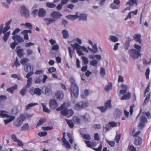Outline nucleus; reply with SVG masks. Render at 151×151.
I'll return each instance as SVG.
<instances>
[{"instance_id": "obj_24", "label": "nucleus", "mask_w": 151, "mask_h": 151, "mask_svg": "<svg viewBox=\"0 0 151 151\" xmlns=\"http://www.w3.org/2000/svg\"><path fill=\"white\" fill-rule=\"evenodd\" d=\"M87 15L84 14H80L78 16V18H79V20L86 21L87 19Z\"/></svg>"}, {"instance_id": "obj_35", "label": "nucleus", "mask_w": 151, "mask_h": 151, "mask_svg": "<svg viewBox=\"0 0 151 151\" xmlns=\"http://www.w3.org/2000/svg\"><path fill=\"white\" fill-rule=\"evenodd\" d=\"M46 121V119L45 118H41L40 119L36 127L40 126L44 122Z\"/></svg>"}, {"instance_id": "obj_42", "label": "nucleus", "mask_w": 151, "mask_h": 151, "mask_svg": "<svg viewBox=\"0 0 151 151\" xmlns=\"http://www.w3.org/2000/svg\"><path fill=\"white\" fill-rule=\"evenodd\" d=\"M46 6L49 8H54L55 7L56 5L53 3H51L50 2H47L46 4Z\"/></svg>"}, {"instance_id": "obj_52", "label": "nucleus", "mask_w": 151, "mask_h": 151, "mask_svg": "<svg viewBox=\"0 0 151 151\" xmlns=\"http://www.w3.org/2000/svg\"><path fill=\"white\" fill-rule=\"evenodd\" d=\"M29 126L28 123H26L23 125L22 127V131H26L28 129Z\"/></svg>"}, {"instance_id": "obj_46", "label": "nucleus", "mask_w": 151, "mask_h": 151, "mask_svg": "<svg viewBox=\"0 0 151 151\" xmlns=\"http://www.w3.org/2000/svg\"><path fill=\"white\" fill-rule=\"evenodd\" d=\"M20 65V64L18 61V59L17 58H16L15 60L13 63V65L12 66V67H13L14 66H15L16 68H17L18 66H19Z\"/></svg>"}, {"instance_id": "obj_16", "label": "nucleus", "mask_w": 151, "mask_h": 151, "mask_svg": "<svg viewBox=\"0 0 151 151\" xmlns=\"http://www.w3.org/2000/svg\"><path fill=\"white\" fill-rule=\"evenodd\" d=\"M66 17L68 19L74 20L78 18V13H76V14L75 15H70L67 16Z\"/></svg>"}, {"instance_id": "obj_2", "label": "nucleus", "mask_w": 151, "mask_h": 151, "mask_svg": "<svg viewBox=\"0 0 151 151\" xmlns=\"http://www.w3.org/2000/svg\"><path fill=\"white\" fill-rule=\"evenodd\" d=\"M88 105V103L86 101H82L77 103L75 106L74 109L76 110H79L83 108L87 107Z\"/></svg>"}, {"instance_id": "obj_63", "label": "nucleus", "mask_w": 151, "mask_h": 151, "mask_svg": "<svg viewBox=\"0 0 151 151\" xmlns=\"http://www.w3.org/2000/svg\"><path fill=\"white\" fill-rule=\"evenodd\" d=\"M94 128L95 129H100L101 128V126L100 124H95L93 126Z\"/></svg>"}, {"instance_id": "obj_7", "label": "nucleus", "mask_w": 151, "mask_h": 151, "mask_svg": "<svg viewBox=\"0 0 151 151\" xmlns=\"http://www.w3.org/2000/svg\"><path fill=\"white\" fill-rule=\"evenodd\" d=\"M29 92L32 95L36 94L38 96H40L41 94V90L39 88H31Z\"/></svg>"}, {"instance_id": "obj_43", "label": "nucleus", "mask_w": 151, "mask_h": 151, "mask_svg": "<svg viewBox=\"0 0 151 151\" xmlns=\"http://www.w3.org/2000/svg\"><path fill=\"white\" fill-rule=\"evenodd\" d=\"M73 122L77 124H79L81 120L77 116H74L73 118Z\"/></svg>"}, {"instance_id": "obj_17", "label": "nucleus", "mask_w": 151, "mask_h": 151, "mask_svg": "<svg viewBox=\"0 0 151 151\" xmlns=\"http://www.w3.org/2000/svg\"><path fill=\"white\" fill-rule=\"evenodd\" d=\"M142 140L141 138L139 137H137L135 138L134 144L136 145H139L142 144Z\"/></svg>"}, {"instance_id": "obj_26", "label": "nucleus", "mask_w": 151, "mask_h": 151, "mask_svg": "<svg viewBox=\"0 0 151 151\" xmlns=\"http://www.w3.org/2000/svg\"><path fill=\"white\" fill-rule=\"evenodd\" d=\"M131 97V93L129 92L126 95H123L122 97L121 98V100H128L130 99Z\"/></svg>"}, {"instance_id": "obj_3", "label": "nucleus", "mask_w": 151, "mask_h": 151, "mask_svg": "<svg viewBox=\"0 0 151 151\" xmlns=\"http://www.w3.org/2000/svg\"><path fill=\"white\" fill-rule=\"evenodd\" d=\"M129 53L130 55L134 59H137L139 56L140 57L141 56L140 52L139 51H137L136 49H134L129 50Z\"/></svg>"}, {"instance_id": "obj_54", "label": "nucleus", "mask_w": 151, "mask_h": 151, "mask_svg": "<svg viewBox=\"0 0 151 151\" xmlns=\"http://www.w3.org/2000/svg\"><path fill=\"white\" fill-rule=\"evenodd\" d=\"M140 122L145 123H147V118L145 116L142 115L140 117Z\"/></svg>"}, {"instance_id": "obj_64", "label": "nucleus", "mask_w": 151, "mask_h": 151, "mask_svg": "<svg viewBox=\"0 0 151 151\" xmlns=\"http://www.w3.org/2000/svg\"><path fill=\"white\" fill-rule=\"evenodd\" d=\"M37 134L40 137H42L46 136L47 133L45 132H42L38 133Z\"/></svg>"}, {"instance_id": "obj_15", "label": "nucleus", "mask_w": 151, "mask_h": 151, "mask_svg": "<svg viewBox=\"0 0 151 151\" xmlns=\"http://www.w3.org/2000/svg\"><path fill=\"white\" fill-rule=\"evenodd\" d=\"M7 118V119H4V120L5 124H6L12 121L14 119L15 117L14 116H9Z\"/></svg>"}, {"instance_id": "obj_21", "label": "nucleus", "mask_w": 151, "mask_h": 151, "mask_svg": "<svg viewBox=\"0 0 151 151\" xmlns=\"http://www.w3.org/2000/svg\"><path fill=\"white\" fill-rule=\"evenodd\" d=\"M8 112L4 110H1L0 111V117L2 118L8 117L10 115L6 113Z\"/></svg>"}, {"instance_id": "obj_30", "label": "nucleus", "mask_w": 151, "mask_h": 151, "mask_svg": "<svg viewBox=\"0 0 151 151\" xmlns=\"http://www.w3.org/2000/svg\"><path fill=\"white\" fill-rule=\"evenodd\" d=\"M62 33L63 34V37L64 39H67L69 37V34L68 31L65 29L62 30Z\"/></svg>"}, {"instance_id": "obj_1", "label": "nucleus", "mask_w": 151, "mask_h": 151, "mask_svg": "<svg viewBox=\"0 0 151 151\" xmlns=\"http://www.w3.org/2000/svg\"><path fill=\"white\" fill-rule=\"evenodd\" d=\"M65 104L63 103L60 107L57 108L56 110L58 111L61 110V113L63 116L68 117L71 116L74 113L73 110L72 109L68 110L67 108L65 107Z\"/></svg>"}, {"instance_id": "obj_47", "label": "nucleus", "mask_w": 151, "mask_h": 151, "mask_svg": "<svg viewBox=\"0 0 151 151\" xmlns=\"http://www.w3.org/2000/svg\"><path fill=\"white\" fill-rule=\"evenodd\" d=\"M111 40L114 42H116L118 40V39L115 36L111 35L109 37Z\"/></svg>"}, {"instance_id": "obj_23", "label": "nucleus", "mask_w": 151, "mask_h": 151, "mask_svg": "<svg viewBox=\"0 0 151 151\" xmlns=\"http://www.w3.org/2000/svg\"><path fill=\"white\" fill-rule=\"evenodd\" d=\"M88 57L91 59H94L96 58V59L99 60H100L101 59V56L99 55H89Z\"/></svg>"}, {"instance_id": "obj_41", "label": "nucleus", "mask_w": 151, "mask_h": 151, "mask_svg": "<svg viewBox=\"0 0 151 151\" xmlns=\"http://www.w3.org/2000/svg\"><path fill=\"white\" fill-rule=\"evenodd\" d=\"M120 123H116L114 122H110L109 123V124L112 127H115L117 126H119L120 125Z\"/></svg>"}, {"instance_id": "obj_38", "label": "nucleus", "mask_w": 151, "mask_h": 151, "mask_svg": "<svg viewBox=\"0 0 151 151\" xmlns=\"http://www.w3.org/2000/svg\"><path fill=\"white\" fill-rule=\"evenodd\" d=\"M65 120L70 128H72L73 127L74 124L72 120L67 119H65Z\"/></svg>"}, {"instance_id": "obj_49", "label": "nucleus", "mask_w": 151, "mask_h": 151, "mask_svg": "<svg viewBox=\"0 0 151 151\" xmlns=\"http://www.w3.org/2000/svg\"><path fill=\"white\" fill-rule=\"evenodd\" d=\"M130 41V40L129 38L128 40L126 41L125 43L124 44V46L125 49L127 50L128 47L129 46V43Z\"/></svg>"}, {"instance_id": "obj_22", "label": "nucleus", "mask_w": 151, "mask_h": 151, "mask_svg": "<svg viewBox=\"0 0 151 151\" xmlns=\"http://www.w3.org/2000/svg\"><path fill=\"white\" fill-rule=\"evenodd\" d=\"M63 142V145L67 149H68L71 147V145H70L68 141L66 139H65V140L62 141Z\"/></svg>"}, {"instance_id": "obj_61", "label": "nucleus", "mask_w": 151, "mask_h": 151, "mask_svg": "<svg viewBox=\"0 0 151 151\" xmlns=\"http://www.w3.org/2000/svg\"><path fill=\"white\" fill-rule=\"evenodd\" d=\"M124 81V77L121 75H119L118 78V82H123Z\"/></svg>"}, {"instance_id": "obj_18", "label": "nucleus", "mask_w": 151, "mask_h": 151, "mask_svg": "<svg viewBox=\"0 0 151 151\" xmlns=\"http://www.w3.org/2000/svg\"><path fill=\"white\" fill-rule=\"evenodd\" d=\"M22 123V121H21L20 119L17 118L14 122V124L16 127H18Z\"/></svg>"}, {"instance_id": "obj_12", "label": "nucleus", "mask_w": 151, "mask_h": 151, "mask_svg": "<svg viewBox=\"0 0 151 151\" xmlns=\"http://www.w3.org/2000/svg\"><path fill=\"white\" fill-rule=\"evenodd\" d=\"M52 91L50 86H47L45 90V93L47 96H50L52 94Z\"/></svg>"}, {"instance_id": "obj_53", "label": "nucleus", "mask_w": 151, "mask_h": 151, "mask_svg": "<svg viewBox=\"0 0 151 151\" xmlns=\"http://www.w3.org/2000/svg\"><path fill=\"white\" fill-rule=\"evenodd\" d=\"M121 134H116L115 138V140L116 143H118L119 142L121 138Z\"/></svg>"}, {"instance_id": "obj_33", "label": "nucleus", "mask_w": 151, "mask_h": 151, "mask_svg": "<svg viewBox=\"0 0 151 151\" xmlns=\"http://www.w3.org/2000/svg\"><path fill=\"white\" fill-rule=\"evenodd\" d=\"M21 34H23L24 36V39L26 40H28L29 39V36L27 32L25 30H24L21 32Z\"/></svg>"}, {"instance_id": "obj_5", "label": "nucleus", "mask_w": 151, "mask_h": 151, "mask_svg": "<svg viewBox=\"0 0 151 151\" xmlns=\"http://www.w3.org/2000/svg\"><path fill=\"white\" fill-rule=\"evenodd\" d=\"M20 12L21 15L25 17L28 18L29 17L30 14L29 11L25 6H21Z\"/></svg>"}, {"instance_id": "obj_4", "label": "nucleus", "mask_w": 151, "mask_h": 151, "mask_svg": "<svg viewBox=\"0 0 151 151\" xmlns=\"http://www.w3.org/2000/svg\"><path fill=\"white\" fill-rule=\"evenodd\" d=\"M70 45L73 47L74 50H76L77 53L80 56L83 55L84 54L82 52L81 50L80 49L81 46L78 43H76L75 44H71Z\"/></svg>"}, {"instance_id": "obj_57", "label": "nucleus", "mask_w": 151, "mask_h": 151, "mask_svg": "<svg viewBox=\"0 0 151 151\" xmlns=\"http://www.w3.org/2000/svg\"><path fill=\"white\" fill-rule=\"evenodd\" d=\"M48 73H52L55 72L56 71V69L54 67H52L48 68Z\"/></svg>"}, {"instance_id": "obj_39", "label": "nucleus", "mask_w": 151, "mask_h": 151, "mask_svg": "<svg viewBox=\"0 0 151 151\" xmlns=\"http://www.w3.org/2000/svg\"><path fill=\"white\" fill-rule=\"evenodd\" d=\"M112 88V84L111 82L109 83L108 85L105 87V90L106 91H108Z\"/></svg>"}, {"instance_id": "obj_25", "label": "nucleus", "mask_w": 151, "mask_h": 151, "mask_svg": "<svg viewBox=\"0 0 151 151\" xmlns=\"http://www.w3.org/2000/svg\"><path fill=\"white\" fill-rule=\"evenodd\" d=\"M85 142L87 146L89 147L92 148L96 146V144L93 142H91L90 141H85Z\"/></svg>"}, {"instance_id": "obj_31", "label": "nucleus", "mask_w": 151, "mask_h": 151, "mask_svg": "<svg viewBox=\"0 0 151 151\" xmlns=\"http://www.w3.org/2000/svg\"><path fill=\"white\" fill-rule=\"evenodd\" d=\"M17 86L16 85H15L14 86H12L11 88H8L7 90L8 92H10L12 93H13L14 92V91L17 89Z\"/></svg>"}, {"instance_id": "obj_45", "label": "nucleus", "mask_w": 151, "mask_h": 151, "mask_svg": "<svg viewBox=\"0 0 151 151\" xmlns=\"http://www.w3.org/2000/svg\"><path fill=\"white\" fill-rule=\"evenodd\" d=\"M11 77L12 78L17 79L18 80H20L21 79L20 76L18 74H14L11 75Z\"/></svg>"}, {"instance_id": "obj_44", "label": "nucleus", "mask_w": 151, "mask_h": 151, "mask_svg": "<svg viewBox=\"0 0 151 151\" xmlns=\"http://www.w3.org/2000/svg\"><path fill=\"white\" fill-rule=\"evenodd\" d=\"M38 104L37 103H33L29 104L26 106V109H31V107H32L36 105H37Z\"/></svg>"}, {"instance_id": "obj_6", "label": "nucleus", "mask_w": 151, "mask_h": 151, "mask_svg": "<svg viewBox=\"0 0 151 151\" xmlns=\"http://www.w3.org/2000/svg\"><path fill=\"white\" fill-rule=\"evenodd\" d=\"M71 90L73 93L74 96L77 97L78 95L79 89L78 86L76 84L71 85L70 86Z\"/></svg>"}, {"instance_id": "obj_28", "label": "nucleus", "mask_w": 151, "mask_h": 151, "mask_svg": "<svg viewBox=\"0 0 151 151\" xmlns=\"http://www.w3.org/2000/svg\"><path fill=\"white\" fill-rule=\"evenodd\" d=\"M133 37L134 40L139 43H140L141 40L140 39L141 35L138 34L135 35Z\"/></svg>"}, {"instance_id": "obj_55", "label": "nucleus", "mask_w": 151, "mask_h": 151, "mask_svg": "<svg viewBox=\"0 0 151 151\" xmlns=\"http://www.w3.org/2000/svg\"><path fill=\"white\" fill-rule=\"evenodd\" d=\"M27 84L25 86H27V88H29L32 84V78H27Z\"/></svg>"}, {"instance_id": "obj_27", "label": "nucleus", "mask_w": 151, "mask_h": 151, "mask_svg": "<svg viewBox=\"0 0 151 151\" xmlns=\"http://www.w3.org/2000/svg\"><path fill=\"white\" fill-rule=\"evenodd\" d=\"M98 60L97 59H93L90 62V64L91 65L94 67H96L98 64Z\"/></svg>"}, {"instance_id": "obj_9", "label": "nucleus", "mask_w": 151, "mask_h": 151, "mask_svg": "<svg viewBox=\"0 0 151 151\" xmlns=\"http://www.w3.org/2000/svg\"><path fill=\"white\" fill-rule=\"evenodd\" d=\"M62 15V14L58 11H53L50 14L51 17L56 19H60Z\"/></svg>"}, {"instance_id": "obj_58", "label": "nucleus", "mask_w": 151, "mask_h": 151, "mask_svg": "<svg viewBox=\"0 0 151 151\" xmlns=\"http://www.w3.org/2000/svg\"><path fill=\"white\" fill-rule=\"evenodd\" d=\"M128 149L129 151H137L136 148L132 145H129Z\"/></svg>"}, {"instance_id": "obj_20", "label": "nucleus", "mask_w": 151, "mask_h": 151, "mask_svg": "<svg viewBox=\"0 0 151 151\" xmlns=\"http://www.w3.org/2000/svg\"><path fill=\"white\" fill-rule=\"evenodd\" d=\"M81 117L82 118L85 122H88L90 119V115L87 113H86L83 116H81Z\"/></svg>"}, {"instance_id": "obj_48", "label": "nucleus", "mask_w": 151, "mask_h": 151, "mask_svg": "<svg viewBox=\"0 0 151 151\" xmlns=\"http://www.w3.org/2000/svg\"><path fill=\"white\" fill-rule=\"evenodd\" d=\"M68 51L70 55V57L72 58L73 57V55L74 53V51L70 47H68Z\"/></svg>"}, {"instance_id": "obj_11", "label": "nucleus", "mask_w": 151, "mask_h": 151, "mask_svg": "<svg viewBox=\"0 0 151 151\" xmlns=\"http://www.w3.org/2000/svg\"><path fill=\"white\" fill-rule=\"evenodd\" d=\"M24 70L26 72H30L31 71H32L33 70V66L30 63L25 65Z\"/></svg>"}, {"instance_id": "obj_19", "label": "nucleus", "mask_w": 151, "mask_h": 151, "mask_svg": "<svg viewBox=\"0 0 151 151\" xmlns=\"http://www.w3.org/2000/svg\"><path fill=\"white\" fill-rule=\"evenodd\" d=\"M43 20L45 22L46 24L48 26H49L51 23L55 22V21L54 19L49 18H45L43 19Z\"/></svg>"}, {"instance_id": "obj_56", "label": "nucleus", "mask_w": 151, "mask_h": 151, "mask_svg": "<svg viewBox=\"0 0 151 151\" xmlns=\"http://www.w3.org/2000/svg\"><path fill=\"white\" fill-rule=\"evenodd\" d=\"M29 61V60L27 58H24L21 60L20 63L24 65L26 63L28 62Z\"/></svg>"}, {"instance_id": "obj_32", "label": "nucleus", "mask_w": 151, "mask_h": 151, "mask_svg": "<svg viewBox=\"0 0 151 151\" xmlns=\"http://www.w3.org/2000/svg\"><path fill=\"white\" fill-rule=\"evenodd\" d=\"M24 50L22 49H19L17 50V53L19 56L20 58H22L23 56Z\"/></svg>"}, {"instance_id": "obj_60", "label": "nucleus", "mask_w": 151, "mask_h": 151, "mask_svg": "<svg viewBox=\"0 0 151 151\" xmlns=\"http://www.w3.org/2000/svg\"><path fill=\"white\" fill-rule=\"evenodd\" d=\"M150 98V95L147 96L145 99L144 102L143 103V105H144L147 104L149 102Z\"/></svg>"}, {"instance_id": "obj_10", "label": "nucleus", "mask_w": 151, "mask_h": 151, "mask_svg": "<svg viewBox=\"0 0 151 151\" xmlns=\"http://www.w3.org/2000/svg\"><path fill=\"white\" fill-rule=\"evenodd\" d=\"M12 38L15 41H17L18 43L23 42L24 41L23 38L20 35H14L12 37Z\"/></svg>"}, {"instance_id": "obj_37", "label": "nucleus", "mask_w": 151, "mask_h": 151, "mask_svg": "<svg viewBox=\"0 0 151 151\" xmlns=\"http://www.w3.org/2000/svg\"><path fill=\"white\" fill-rule=\"evenodd\" d=\"M105 106L106 109L111 108L112 107V105H111V101L110 100H108L105 103Z\"/></svg>"}, {"instance_id": "obj_36", "label": "nucleus", "mask_w": 151, "mask_h": 151, "mask_svg": "<svg viewBox=\"0 0 151 151\" xmlns=\"http://www.w3.org/2000/svg\"><path fill=\"white\" fill-rule=\"evenodd\" d=\"M4 34V35L3 37V39L5 42H6L10 35V32H8Z\"/></svg>"}, {"instance_id": "obj_50", "label": "nucleus", "mask_w": 151, "mask_h": 151, "mask_svg": "<svg viewBox=\"0 0 151 151\" xmlns=\"http://www.w3.org/2000/svg\"><path fill=\"white\" fill-rule=\"evenodd\" d=\"M106 73V71L105 68H101L100 72V75L102 76H104Z\"/></svg>"}, {"instance_id": "obj_29", "label": "nucleus", "mask_w": 151, "mask_h": 151, "mask_svg": "<svg viewBox=\"0 0 151 151\" xmlns=\"http://www.w3.org/2000/svg\"><path fill=\"white\" fill-rule=\"evenodd\" d=\"M41 105L43 107V111L44 112L47 113H50V109L46 106V105L44 103H42Z\"/></svg>"}, {"instance_id": "obj_8", "label": "nucleus", "mask_w": 151, "mask_h": 151, "mask_svg": "<svg viewBox=\"0 0 151 151\" xmlns=\"http://www.w3.org/2000/svg\"><path fill=\"white\" fill-rule=\"evenodd\" d=\"M49 107L51 109L55 108L58 105L56 101L53 99H50L49 102Z\"/></svg>"}, {"instance_id": "obj_13", "label": "nucleus", "mask_w": 151, "mask_h": 151, "mask_svg": "<svg viewBox=\"0 0 151 151\" xmlns=\"http://www.w3.org/2000/svg\"><path fill=\"white\" fill-rule=\"evenodd\" d=\"M46 12L45 10L43 8L39 9L38 15L40 17H44L46 15Z\"/></svg>"}, {"instance_id": "obj_40", "label": "nucleus", "mask_w": 151, "mask_h": 151, "mask_svg": "<svg viewBox=\"0 0 151 151\" xmlns=\"http://www.w3.org/2000/svg\"><path fill=\"white\" fill-rule=\"evenodd\" d=\"M119 5L116 4L115 3H112L110 5V7L112 9H119Z\"/></svg>"}, {"instance_id": "obj_51", "label": "nucleus", "mask_w": 151, "mask_h": 151, "mask_svg": "<svg viewBox=\"0 0 151 151\" xmlns=\"http://www.w3.org/2000/svg\"><path fill=\"white\" fill-rule=\"evenodd\" d=\"M106 140L108 144L111 147H114L115 145V143L114 141H110L106 139Z\"/></svg>"}, {"instance_id": "obj_34", "label": "nucleus", "mask_w": 151, "mask_h": 151, "mask_svg": "<svg viewBox=\"0 0 151 151\" xmlns=\"http://www.w3.org/2000/svg\"><path fill=\"white\" fill-rule=\"evenodd\" d=\"M27 86L23 87L20 91V93L22 96H24L26 94L27 91Z\"/></svg>"}, {"instance_id": "obj_59", "label": "nucleus", "mask_w": 151, "mask_h": 151, "mask_svg": "<svg viewBox=\"0 0 151 151\" xmlns=\"http://www.w3.org/2000/svg\"><path fill=\"white\" fill-rule=\"evenodd\" d=\"M82 60L84 65H87L88 63V59L85 56L82 57Z\"/></svg>"}, {"instance_id": "obj_62", "label": "nucleus", "mask_w": 151, "mask_h": 151, "mask_svg": "<svg viewBox=\"0 0 151 151\" xmlns=\"http://www.w3.org/2000/svg\"><path fill=\"white\" fill-rule=\"evenodd\" d=\"M25 26L26 27L29 29H32V24L29 22H26L25 23Z\"/></svg>"}, {"instance_id": "obj_14", "label": "nucleus", "mask_w": 151, "mask_h": 151, "mask_svg": "<svg viewBox=\"0 0 151 151\" xmlns=\"http://www.w3.org/2000/svg\"><path fill=\"white\" fill-rule=\"evenodd\" d=\"M63 92L61 91H59L55 94V96L57 99L59 100H62L63 97Z\"/></svg>"}]
</instances>
